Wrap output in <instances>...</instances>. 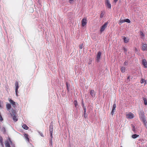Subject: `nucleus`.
I'll use <instances>...</instances> for the list:
<instances>
[{"mask_svg": "<svg viewBox=\"0 0 147 147\" xmlns=\"http://www.w3.org/2000/svg\"><path fill=\"white\" fill-rule=\"evenodd\" d=\"M11 115L12 116L13 115H14L13 117V119L14 121L16 122L18 120V118H17L16 116L15 115V114L16 113L15 111L12 109V110L9 111Z\"/></svg>", "mask_w": 147, "mask_h": 147, "instance_id": "1", "label": "nucleus"}, {"mask_svg": "<svg viewBox=\"0 0 147 147\" xmlns=\"http://www.w3.org/2000/svg\"><path fill=\"white\" fill-rule=\"evenodd\" d=\"M108 23L107 22H105V24L102 26L100 30V32L101 33L107 27Z\"/></svg>", "mask_w": 147, "mask_h": 147, "instance_id": "2", "label": "nucleus"}, {"mask_svg": "<svg viewBox=\"0 0 147 147\" xmlns=\"http://www.w3.org/2000/svg\"><path fill=\"white\" fill-rule=\"evenodd\" d=\"M81 22L82 26L84 27L85 26H86L87 23L86 18H83Z\"/></svg>", "mask_w": 147, "mask_h": 147, "instance_id": "3", "label": "nucleus"}, {"mask_svg": "<svg viewBox=\"0 0 147 147\" xmlns=\"http://www.w3.org/2000/svg\"><path fill=\"white\" fill-rule=\"evenodd\" d=\"M105 3L106 6L109 9H111V5L109 2V0H105Z\"/></svg>", "mask_w": 147, "mask_h": 147, "instance_id": "4", "label": "nucleus"}, {"mask_svg": "<svg viewBox=\"0 0 147 147\" xmlns=\"http://www.w3.org/2000/svg\"><path fill=\"white\" fill-rule=\"evenodd\" d=\"M126 117L128 119H132L134 117V115L132 113L129 112L126 115Z\"/></svg>", "mask_w": 147, "mask_h": 147, "instance_id": "5", "label": "nucleus"}, {"mask_svg": "<svg viewBox=\"0 0 147 147\" xmlns=\"http://www.w3.org/2000/svg\"><path fill=\"white\" fill-rule=\"evenodd\" d=\"M53 126H50L49 127V131L50 132V133L51 134V139L50 140V142H51V144H52V138L53 137V136L52 135V134L53 132Z\"/></svg>", "mask_w": 147, "mask_h": 147, "instance_id": "6", "label": "nucleus"}, {"mask_svg": "<svg viewBox=\"0 0 147 147\" xmlns=\"http://www.w3.org/2000/svg\"><path fill=\"white\" fill-rule=\"evenodd\" d=\"M142 64L144 66V68H146L147 67V62L145 59H144L142 60Z\"/></svg>", "mask_w": 147, "mask_h": 147, "instance_id": "7", "label": "nucleus"}, {"mask_svg": "<svg viewBox=\"0 0 147 147\" xmlns=\"http://www.w3.org/2000/svg\"><path fill=\"white\" fill-rule=\"evenodd\" d=\"M101 55V53L100 51H99L98 52L96 56V60L98 61L99 60Z\"/></svg>", "mask_w": 147, "mask_h": 147, "instance_id": "8", "label": "nucleus"}, {"mask_svg": "<svg viewBox=\"0 0 147 147\" xmlns=\"http://www.w3.org/2000/svg\"><path fill=\"white\" fill-rule=\"evenodd\" d=\"M90 93L92 97L94 98L95 97L96 93L93 90H91L90 91Z\"/></svg>", "mask_w": 147, "mask_h": 147, "instance_id": "9", "label": "nucleus"}, {"mask_svg": "<svg viewBox=\"0 0 147 147\" xmlns=\"http://www.w3.org/2000/svg\"><path fill=\"white\" fill-rule=\"evenodd\" d=\"M142 49L143 51L147 50V44H144L142 46Z\"/></svg>", "mask_w": 147, "mask_h": 147, "instance_id": "10", "label": "nucleus"}, {"mask_svg": "<svg viewBox=\"0 0 147 147\" xmlns=\"http://www.w3.org/2000/svg\"><path fill=\"white\" fill-rule=\"evenodd\" d=\"M9 142L8 141H6L5 142V144L6 147H10L9 144V142L11 143L12 142L10 139H9Z\"/></svg>", "mask_w": 147, "mask_h": 147, "instance_id": "11", "label": "nucleus"}, {"mask_svg": "<svg viewBox=\"0 0 147 147\" xmlns=\"http://www.w3.org/2000/svg\"><path fill=\"white\" fill-rule=\"evenodd\" d=\"M9 101L10 103L13 106L15 107L16 106L15 102L12 100L11 99H10L9 100Z\"/></svg>", "mask_w": 147, "mask_h": 147, "instance_id": "12", "label": "nucleus"}, {"mask_svg": "<svg viewBox=\"0 0 147 147\" xmlns=\"http://www.w3.org/2000/svg\"><path fill=\"white\" fill-rule=\"evenodd\" d=\"M6 107L7 110L9 111L11 108V105L10 104L7 103L6 104Z\"/></svg>", "mask_w": 147, "mask_h": 147, "instance_id": "13", "label": "nucleus"}, {"mask_svg": "<svg viewBox=\"0 0 147 147\" xmlns=\"http://www.w3.org/2000/svg\"><path fill=\"white\" fill-rule=\"evenodd\" d=\"M123 39L124 40V42L125 43H127L129 41V39L127 38V37L125 36L123 37Z\"/></svg>", "mask_w": 147, "mask_h": 147, "instance_id": "14", "label": "nucleus"}, {"mask_svg": "<svg viewBox=\"0 0 147 147\" xmlns=\"http://www.w3.org/2000/svg\"><path fill=\"white\" fill-rule=\"evenodd\" d=\"M15 86H16L15 91H18V89L19 88V86L18 83L17 81H16L15 83Z\"/></svg>", "mask_w": 147, "mask_h": 147, "instance_id": "15", "label": "nucleus"}, {"mask_svg": "<svg viewBox=\"0 0 147 147\" xmlns=\"http://www.w3.org/2000/svg\"><path fill=\"white\" fill-rule=\"evenodd\" d=\"M120 69L122 73H124L125 72V67H121Z\"/></svg>", "mask_w": 147, "mask_h": 147, "instance_id": "16", "label": "nucleus"}, {"mask_svg": "<svg viewBox=\"0 0 147 147\" xmlns=\"http://www.w3.org/2000/svg\"><path fill=\"white\" fill-rule=\"evenodd\" d=\"M131 127H132V130L134 132H136V129L135 127V126L133 124H131Z\"/></svg>", "mask_w": 147, "mask_h": 147, "instance_id": "17", "label": "nucleus"}, {"mask_svg": "<svg viewBox=\"0 0 147 147\" xmlns=\"http://www.w3.org/2000/svg\"><path fill=\"white\" fill-rule=\"evenodd\" d=\"M0 142L1 144L3 146V139L2 137L1 136H0Z\"/></svg>", "mask_w": 147, "mask_h": 147, "instance_id": "18", "label": "nucleus"}, {"mask_svg": "<svg viewBox=\"0 0 147 147\" xmlns=\"http://www.w3.org/2000/svg\"><path fill=\"white\" fill-rule=\"evenodd\" d=\"M22 127L24 129L27 130L28 129V127L26 124H24L22 126Z\"/></svg>", "mask_w": 147, "mask_h": 147, "instance_id": "19", "label": "nucleus"}, {"mask_svg": "<svg viewBox=\"0 0 147 147\" xmlns=\"http://www.w3.org/2000/svg\"><path fill=\"white\" fill-rule=\"evenodd\" d=\"M138 136H139L138 135H137L136 134H133L132 135V137L133 138L135 139V138H137L138 137Z\"/></svg>", "mask_w": 147, "mask_h": 147, "instance_id": "20", "label": "nucleus"}, {"mask_svg": "<svg viewBox=\"0 0 147 147\" xmlns=\"http://www.w3.org/2000/svg\"><path fill=\"white\" fill-rule=\"evenodd\" d=\"M142 119L143 121V123H144L145 125V126H146L147 125V122L146 120V119L144 118Z\"/></svg>", "mask_w": 147, "mask_h": 147, "instance_id": "21", "label": "nucleus"}, {"mask_svg": "<svg viewBox=\"0 0 147 147\" xmlns=\"http://www.w3.org/2000/svg\"><path fill=\"white\" fill-rule=\"evenodd\" d=\"M24 136L26 138V139L28 141H29V138H28V135L26 134H25L24 135Z\"/></svg>", "mask_w": 147, "mask_h": 147, "instance_id": "22", "label": "nucleus"}, {"mask_svg": "<svg viewBox=\"0 0 147 147\" xmlns=\"http://www.w3.org/2000/svg\"><path fill=\"white\" fill-rule=\"evenodd\" d=\"M143 100L144 102V104L145 105H147V100L146 98H144Z\"/></svg>", "mask_w": 147, "mask_h": 147, "instance_id": "23", "label": "nucleus"}, {"mask_svg": "<svg viewBox=\"0 0 147 147\" xmlns=\"http://www.w3.org/2000/svg\"><path fill=\"white\" fill-rule=\"evenodd\" d=\"M74 103L76 107L78 105V102L77 100H75L74 101Z\"/></svg>", "mask_w": 147, "mask_h": 147, "instance_id": "24", "label": "nucleus"}, {"mask_svg": "<svg viewBox=\"0 0 147 147\" xmlns=\"http://www.w3.org/2000/svg\"><path fill=\"white\" fill-rule=\"evenodd\" d=\"M104 14V13L103 11H102L100 15V17L101 18L103 17Z\"/></svg>", "mask_w": 147, "mask_h": 147, "instance_id": "25", "label": "nucleus"}, {"mask_svg": "<svg viewBox=\"0 0 147 147\" xmlns=\"http://www.w3.org/2000/svg\"><path fill=\"white\" fill-rule=\"evenodd\" d=\"M140 32L141 36H142V37H144L145 35L143 33L142 31H141Z\"/></svg>", "mask_w": 147, "mask_h": 147, "instance_id": "26", "label": "nucleus"}, {"mask_svg": "<svg viewBox=\"0 0 147 147\" xmlns=\"http://www.w3.org/2000/svg\"><path fill=\"white\" fill-rule=\"evenodd\" d=\"M125 22V20H122L120 19L119 20V23H122Z\"/></svg>", "mask_w": 147, "mask_h": 147, "instance_id": "27", "label": "nucleus"}, {"mask_svg": "<svg viewBox=\"0 0 147 147\" xmlns=\"http://www.w3.org/2000/svg\"><path fill=\"white\" fill-rule=\"evenodd\" d=\"M145 80L144 79H141V81H140V83L141 84H142L144 83L145 82Z\"/></svg>", "mask_w": 147, "mask_h": 147, "instance_id": "28", "label": "nucleus"}, {"mask_svg": "<svg viewBox=\"0 0 147 147\" xmlns=\"http://www.w3.org/2000/svg\"><path fill=\"white\" fill-rule=\"evenodd\" d=\"M125 22H127L128 23H130V21L128 19H125Z\"/></svg>", "mask_w": 147, "mask_h": 147, "instance_id": "29", "label": "nucleus"}, {"mask_svg": "<svg viewBox=\"0 0 147 147\" xmlns=\"http://www.w3.org/2000/svg\"><path fill=\"white\" fill-rule=\"evenodd\" d=\"M116 107V104H114L113 107V110H115V108Z\"/></svg>", "mask_w": 147, "mask_h": 147, "instance_id": "30", "label": "nucleus"}, {"mask_svg": "<svg viewBox=\"0 0 147 147\" xmlns=\"http://www.w3.org/2000/svg\"><path fill=\"white\" fill-rule=\"evenodd\" d=\"M74 0H69V2L71 4H73L74 3Z\"/></svg>", "mask_w": 147, "mask_h": 147, "instance_id": "31", "label": "nucleus"}, {"mask_svg": "<svg viewBox=\"0 0 147 147\" xmlns=\"http://www.w3.org/2000/svg\"><path fill=\"white\" fill-rule=\"evenodd\" d=\"M84 113H86V109L85 107H84Z\"/></svg>", "mask_w": 147, "mask_h": 147, "instance_id": "32", "label": "nucleus"}, {"mask_svg": "<svg viewBox=\"0 0 147 147\" xmlns=\"http://www.w3.org/2000/svg\"><path fill=\"white\" fill-rule=\"evenodd\" d=\"M123 49L124 50V52H125L126 53L127 51V49L126 48H125V47H123Z\"/></svg>", "mask_w": 147, "mask_h": 147, "instance_id": "33", "label": "nucleus"}, {"mask_svg": "<svg viewBox=\"0 0 147 147\" xmlns=\"http://www.w3.org/2000/svg\"><path fill=\"white\" fill-rule=\"evenodd\" d=\"M128 61H125L124 63V65H127L128 64Z\"/></svg>", "mask_w": 147, "mask_h": 147, "instance_id": "34", "label": "nucleus"}, {"mask_svg": "<svg viewBox=\"0 0 147 147\" xmlns=\"http://www.w3.org/2000/svg\"><path fill=\"white\" fill-rule=\"evenodd\" d=\"M84 117H85V118H86L87 117V115L86 114V113H84Z\"/></svg>", "mask_w": 147, "mask_h": 147, "instance_id": "35", "label": "nucleus"}, {"mask_svg": "<svg viewBox=\"0 0 147 147\" xmlns=\"http://www.w3.org/2000/svg\"><path fill=\"white\" fill-rule=\"evenodd\" d=\"M83 45H80L79 46V48L80 49H82L83 48Z\"/></svg>", "mask_w": 147, "mask_h": 147, "instance_id": "36", "label": "nucleus"}, {"mask_svg": "<svg viewBox=\"0 0 147 147\" xmlns=\"http://www.w3.org/2000/svg\"><path fill=\"white\" fill-rule=\"evenodd\" d=\"M113 110V109H112V111H111V114L112 115H113V114H114V110Z\"/></svg>", "mask_w": 147, "mask_h": 147, "instance_id": "37", "label": "nucleus"}, {"mask_svg": "<svg viewBox=\"0 0 147 147\" xmlns=\"http://www.w3.org/2000/svg\"><path fill=\"white\" fill-rule=\"evenodd\" d=\"M66 86H67V89L68 90H69V87H68L67 82H66Z\"/></svg>", "mask_w": 147, "mask_h": 147, "instance_id": "38", "label": "nucleus"}, {"mask_svg": "<svg viewBox=\"0 0 147 147\" xmlns=\"http://www.w3.org/2000/svg\"><path fill=\"white\" fill-rule=\"evenodd\" d=\"M134 51L136 52H138V50L136 48V47L135 48V49H134Z\"/></svg>", "mask_w": 147, "mask_h": 147, "instance_id": "39", "label": "nucleus"}, {"mask_svg": "<svg viewBox=\"0 0 147 147\" xmlns=\"http://www.w3.org/2000/svg\"><path fill=\"white\" fill-rule=\"evenodd\" d=\"M18 91H15V92H16V96H18Z\"/></svg>", "mask_w": 147, "mask_h": 147, "instance_id": "40", "label": "nucleus"}, {"mask_svg": "<svg viewBox=\"0 0 147 147\" xmlns=\"http://www.w3.org/2000/svg\"><path fill=\"white\" fill-rule=\"evenodd\" d=\"M82 105L84 107V102H83V100H82Z\"/></svg>", "mask_w": 147, "mask_h": 147, "instance_id": "41", "label": "nucleus"}, {"mask_svg": "<svg viewBox=\"0 0 147 147\" xmlns=\"http://www.w3.org/2000/svg\"><path fill=\"white\" fill-rule=\"evenodd\" d=\"M118 0H114V1L116 3Z\"/></svg>", "mask_w": 147, "mask_h": 147, "instance_id": "42", "label": "nucleus"}, {"mask_svg": "<svg viewBox=\"0 0 147 147\" xmlns=\"http://www.w3.org/2000/svg\"><path fill=\"white\" fill-rule=\"evenodd\" d=\"M129 78H130V76H129L127 78V79H129Z\"/></svg>", "mask_w": 147, "mask_h": 147, "instance_id": "43", "label": "nucleus"}, {"mask_svg": "<svg viewBox=\"0 0 147 147\" xmlns=\"http://www.w3.org/2000/svg\"><path fill=\"white\" fill-rule=\"evenodd\" d=\"M41 136H42V137H43V136H43V134H41Z\"/></svg>", "mask_w": 147, "mask_h": 147, "instance_id": "44", "label": "nucleus"}, {"mask_svg": "<svg viewBox=\"0 0 147 147\" xmlns=\"http://www.w3.org/2000/svg\"><path fill=\"white\" fill-rule=\"evenodd\" d=\"M121 147H122V146H121Z\"/></svg>", "mask_w": 147, "mask_h": 147, "instance_id": "45", "label": "nucleus"}]
</instances>
